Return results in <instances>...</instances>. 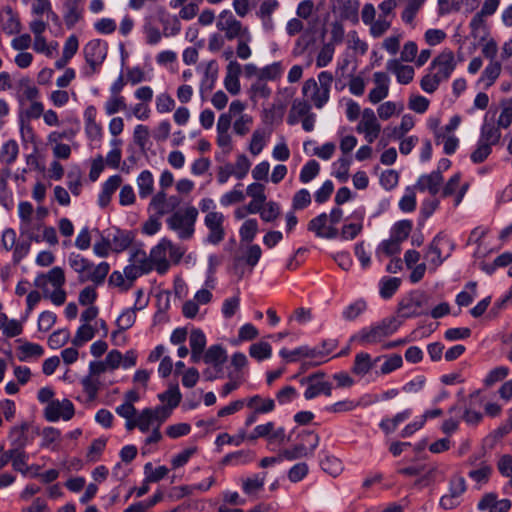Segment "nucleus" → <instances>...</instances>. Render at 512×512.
Returning a JSON list of instances; mask_svg holds the SVG:
<instances>
[{
    "label": "nucleus",
    "mask_w": 512,
    "mask_h": 512,
    "mask_svg": "<svg viewBox=\"0 0 512 512\" xmlns=\"http://www.w3.org/2000/svg\"><path fill=\"white\" fill-rule=\"evenodd\" d=\"M253 123L252 116L242 114L233 124L234 132L239 136L246 135L250 130V125Z\"/></svg>",
    "instance_id": "obj_58"
},
{
    "label": "nucleus",
    "mask_w": 512,
    "mask_h": 512,
    "mask_svg": "<svg viewBox=\"0 0 512 512\" xmlns=\"http://www.w3.org/2000/svg\"><path fill=\"white\" fill-rule=\"evenodd\" d=\"M203 360L206 364H212L213 366L225 363L227 360L226 350L221 345H212L203 355Z\"/></svg>",
    "instance_id": "obj_21"
},
{
    "label": "nucleus",
    "mask_w": 512,
    "mask_h": 512,
    "mask_svg": "<svg viewBox=\"0 0 512 512\" xmlns=\"http://www.w3.org/2000/svg\"><path fill=\"white\" fill-rule=\"evenodd\" d=\"M20 355L19 360L25 361L31 357H41L44 354V349L41 345L31 342H26L19 347Z\"/></svg>",
    "instance_id": "obj_39"
},
{
    "label": "nucleus",
    "mask_w": 512,
    "mask_h": 512,
    "mask_svg": "<svg viewBox=\"0 0 512 512\" xmlns=\"http://www.w3.org/2000/svg\"><path fill=\"white\" fill-rule=\"evenodd\" d=\"M171 246V241L167 238H163L155 247L151 249L150 258L152 264L155 265V269L159 274H165L170 263L166 258L167 247Z\"/></svg>",
    "instance_id": "obj_9"
},
{
    "label": "nucleus",
    "mask_w": 512,
    "mask_h": 512,
    "mask_svg": "<svg viewBox=\"0 0 512 512\" xmlns=\"http://www.w3.org/2000/svg\"><path fill=\"white\" fill-rule=\"evenodd\" d=\"M254 459V453L250 450H239L227 454L221 460V465H240L251 462Z\"/></svg>",
    "instance_id": "obj_22"
},
{
    "label": "nucleus",
    "mask_w": 512,
    "mask_h": 512,
    "mask_svg": "<svg viewBox=\"0 0 512 512\" xmlns=\"http://www.w3.org/2000/svg\"><path fill=\"white\" fill-rule=\"evenodd\" d=\"M412 227L413 223L410 220L398 221L391 229V237L399 242H403L408 238Z\"/></svg>",
    "instance_id": "obj_32"
},
{
    "label": "nucleus",
    "mask_w": 512,
    "mask_h": 512,
    "mask_svg": "<svg viewBox=\"0 0 512 512\" xmlns=\"http://www.w3.org/2000/svg\"><path fill=\"white\" fill-rule=\"evenodd\" d=\"M492 149L489 143L479 141L477 148L471 153V161L475 164L484 162L491 154Z\"/></svg>",
    "instance_id": "obj_51"
},
{
    "label": "nucleus",
    "mask_w": 512,
    "mask_h": 512,
    "mask_svg": "<svg viewBox=\"0 0 512 512\" xmlns=\"http://www.w3.org/2000/svg\"><path fill=\"white\" fill-rule=\"evenodd\" d=\"M107 443L106 438L94 439L88 449L87 459L90 462H96L100 459L102 452L105 449Z\"/></svg>",
    "instance_id": "obj_47"
},
{
    "label": "nucleus",
    "mask_w": 512,
    "mask_h": 512,
    "mask_svg": "<svg viewBox=\"0 0 512 512\" xmlns=\"http://www.w3.org/2000/svg\"><path fill=\"white\" fill-rule=\"evenodd\" d=\"M224 215L220 212H209L204 219L205 226L208 228L209 233L206 241L210 244L217 245L225 237V230L223 227Z\"/></svg>",
    "instance_id": "obj_7"
},
{
    "label": "nucleus",
    "mask_w": 512,
    "mask_h": 512,
    "mask_svg": "<svg viewBox=\"0 0 512 512\" xmlns=\"http://www.w3.org/2000/svg\"><path fill=\"white\" fill-rule=\"evenodd\" d=\"M443 182V176L440 171H433L430 174L421 175L415 185V188L421 192L428 191L435 196L440 191Z\"/></svg>",
    "instance_id": "obj_13"
},
{
    "label": "nucleus",
    "mask_w": 512,
    "mask_h": 512,
    "mask_svg": "<svg viewBox=\"0 0 512 512\" xmlns=\"http://www.w3.org/2000/svg\"><path fill=\"white\" fill-rule=\"evenodd\" d=\"M491 473L492 467L483 463L479 469L471 470L468 476L477 483H487Z\"/></svg>",
    "instance_id": "obj_57"
},
{
    "label": "nucleus",
    "mask_w": 512,
    "mask_h": 512,
    "mask_svg": "<svg viewBox=\"0 0 512 512\" xmlns=\"http://www.w3.org/2000/svg\"><path fill=\"white\" fill-rule=\"evenodd\" d=\"M500 137L501 133L499 127H496L493 123L487 122L485 119L481 127V135L479 141L489 143V145L492 146L498 143Z\"/></svg>",
    "instance_id": "obj_23"
},
{
    "label": "nucleus",
    "mask_w": 512,
    "mask_h": 512,
    "mask_svg": "<svg viewBox=\"0 0 512 512\" xmlns=\"http://www.w3.org/2000/svg\"><path fill=\"white\" fill-rule=\"evenodd\" d=\"M327 221L328 215L326 213H321L309 221L308 230L314 232L317 237H320L326 228Z\"/></svg>",
    "instance_id": "obj_59"
},
{
    "label": "nucleus",
    "mask_w": 512,
    "mask_h": 512,
    "mask_svg": "<svg viewBox=\"0 0 512 512\" xmlns=\"http://www.w3.org/2000/svg\"><path fill=\"white\" fill-rule=\"evenodd\" d=\"M19 153V147L15 140H8L2 145L0 151V161L8 165L15 162Z\"/></svg>",
    "instance_id": "obj_29"
},
{
    "label": "nucleus",
    "mask_w": 512,
    "mask_h": 512,
    "mask_svg": "<svg viewBox=\"0 0 512 512\" xmlns=\"http://www.w3.org/2000/svg\"><path fill=\"white\" fill-rule=\"evenodd\" d=\"M401 325L402 321L396 316L386 317L369 327L362 328L351 337V341H357L361 345L377 344L384 338L394 334Z\"/></svg>",
    "instance_id": "obj_1"
},
{
    "label": "nucleus",
    "mask_w": 512,
    "mask_h": 512,
    "mask_svg": "<svg viewBox=\"0 0 512 512\" xmlns=\"http://www.w3.org/2000/svg\"><path fill=\"white\" fill-rule=\"evenodd\" d=\"M137 185L139 189V196L147 198L153 192L154 180L152 173L149 170H144L137 178Z\"/></svg>",
    "instance_id": "obj_25"
},
{
    "label": "nucleus",
    "mask_w": 512,
    "mask_h": 512,
    "mask_svg": "<svg viewBox=\"0 0 512 512\" xmlns=\"http://www.w3.org/2000/svg\"><path fill=\"white\" fill-rule=\"evenodd\" d=\"M65 7L67 9L64 14L65 24L67 28L71 29L81 18V13L78 10V2L77 0H67Z\"/></svg>",
    "instance_id": "obj_31"
},
{
    "label": "nucleus",
    "mask_w": 512,
    "mask_h": 512,
    "mask_svg": "<svg viewBox=\"0 0 512 512\" xmlns=\"http://www.w3.org/2000/svg\"><path fill=\"white\" fill-rule=\"evenodd\" d=\"M443 239L444 238L441 236V234L436 235L431 244L429 245V249L426 254V258L434 266V269L439 267L444 261V259L441 256V249L438 246L439 242Z\"/></svg>",
    "instance_id": "obj_30"
},
{
    "label": "nucleus",
    "mask_w": 512,
    "mask_h": 512,
    "mask_svg": "<svg viewBox=\"0 0 512 512\" xmlns=\"http://www.w3.org/2000/svg\"><path fill=\"white\" fill-rule=\"evenodd\" d=\"M386 68L396 75L400 84L407 85L413 80L414 68L409 65H402L397 59L389 60Z\"/></svg>",
    "instance_id": "obj_15"
},
{
    "label": "nucleus",
    "mask_w": 512,
    "mask_h": 512,
    "mask_svg": "<svg viewBox=\"0 0 512 512\" xmlns=\"http://www.w3.org/2000/svg\"><path fill=\"white\" fill-rule=\"evenodd\" d=\"M438 69L435 73L442 81L450 78L451 74L456 68L454 53L450 49L443 50L437 57H435L431 64L430 70Z\"/></svg>",
    "instance_id": "obj_6"
},
{
    "label": "nucleus",
    "mask_w": 512,
    "mask_h": 512,
    "mask_svg": "<svg viewBox=\"0 0 512 512\" xmlns=\"http://www.w3.org/2000/svg\"><path fill=\"white\" fill-rule=\"evenodd\" d=\"M428 296L420 290H413L404 296L397 306V318L405 319L415 318L428 314Z\"/></svg>",
    "instance_id": "obj_2"
},
{
    "label": "nucleus",
    "mask_w": 512,
    "mask_h": 512,
    "mask_svg": "<svg viewBox=\"0 0 512 512\" xmlns=\"http://www.w3.org/2000/svg\"><path fill=\"white\" fill-rule=\"evenodd\" d=\"M258 232V222L256 219H248L246 220L240 230V238L241 242H252Z\"/></svg>",
    "instance_id": "obj_37"
},
{
    "label": "nucleus",
    "mask_w": 512,
    "mask_h": 512,
    "mask_svg": "<svg viewBox=\"0 0 512 512\" xmlns=\"http://www.w3.org/2000/svg\"><path fill=\"white\" fill-rule=\"evenodd\" d=\"M106 237L111 242V250L120 253L129 248L134 240L135 234L133 231L113 228L108 232Z\"/></svg>",
    "instance_id": "obj_12"
},
{
    "label": "nucleus",
    "mask_w": 512,
    "mask_h": 512,
    "mask_svg": "<svg viewBox=\"0 0 512 512\" xmlns=\"http://www.w3.org/2000/svg\"><path fill=\"white\" fill-rule=\"evenodd\" d=\"M247 406L254 408V411L247 417L246 426H250L256 422L258 414L269 413L274 410L275 403L273 399H262L261 396L255 395L248 399Z\"/></svg>",
    "instance_id": "obj_10"
},
{
    "label": "nucleus",
    "mask_w": 512,
    "mask_h": 512,
    "mask_svg": "<svg viewBox=\"0 0 512 512\" xmlns=\"http://www.w3.org/2000/svg\"><path fill=\"white\" fill-rule=\"evenodd\" d=\"M170 392L172 397L167 405H159L155 409H152L153 421H158L159 426L170 417L172 410L179 405L182 398L178 385H174L169 393Z\"/></svg>",
    "instance_id": "obj_11"
},
{
    "label": "nucleus",
    "mask_w": 512,
    "mask_h": 512,
    "mask_svg": "<svg viewBox=\"0 0 512 512\" xmlns=\"http://www.w3.org/2000/svg\"><path fill=\"white\" fill-rule=\"evenodd\" d=\"M13 454L11 462L15 471L20 472L23 476H28L32 468H35V473H33L31 477H38L41 467L36 464L31 466L27 464L29 456L25 450L13 449Z\"/></svg>",
    "instance_id": "obj_14"
},
{
    "label": "nucleus",
    "mask_w": 512,
    "mask_h": 512,
    "mask_svg": "<svg viewBox=\"0 0 512 512\" xmlns=\"http://www.w3.org/2000/svg\"><path fill=\"white\" fill-rule=\"evenodd\" d=\"M512 503L509 499H498V495L494 492L485 493L477 504L479 511L488 512H508Z\"/></svg>",
    "instance_id": "obj_8"
},
{
    "label": "nucleus",
    "mask_w": 512,
    "mask_h": 512,
    "mask_svg": "<svg viewBox=\"0 0 512 512\" xmlns=\"http://www.w3.org/2000/svg\"><path fill=\"white\" fill-rule=\"evenodd\" d=\"M126 109V103L123 96L111 95L105 103V111L107 115H113L120 110Z\"/></svg>",
    "instance_id": "obj_53"
},
{
    "label": "nucleus",
    "mask_w": 512,
    "mask_h": 512,
    "mask_svg": "<svg viewBox=\"0 0 512 512\" xmlns=\"http://www.w3.org/2000/svg\"><path fill=\"white\" fill-rule=\"evenodd\" d=\"M401 285L397 277H384L380 281V295L383 299H390Z\"/></svg>",
    "instance_id": "obj_28"
},
{
    "label": "nucleus",
    "mask_w": 512,
    "mask_h": 512,
    "mask_svg": "<svg viewBox=\"0 0 512 512\" xmlns=\"http://www.w3.org/2000/svg\"><path fill=\"white\" fill-rule=\"evenodd\" d=\"M131 260L136 264L141 273H148L153 269L151 258H147L143 250H137L132 254Z\"/></svg>",
    "instance_id": "obj_45"
},
{
    "label": "nucleus",
    "mask_w": 512,
    "mask_h": 512,
    "mask_svg": "<svg viewBox=\"0 0 512 512\" xmlns=\"http://www.w3.org/2000/svg\"><path fill=\"white\" fill-rule=\"evenodd\" d=\"M92 268H93V271L87 273L86 275L78 276V281L80 283H85L86 281H92L96 286L103 284L109 271H110L109 263L101 262Z\"/></svg>",
    "instance_id": "obj_18"
},
{
    "label": "nucleus",
    "mask_w": 512,
    "mask_h": 512,
    "mask_svg": "<svg viewBox=\"0 0 512 512\" xmlns=\"http://www.w3.org/2000/svg\"><path fill=\"white\" fill-rule=\"evenodd\" d=\"M167 206L168 203L166 199V193L164 191H160L154 195L150 202V207L156 211L158 217H161L168 212L166 209Z\"/></svg>",
    "instance_id": "obj_55"
},
{
    "label": "nucleus",
    "mask_w": 512,
    "mask_h": 512,
    "mask_svg": "<svg viewBox=\"0 0 512 512\" xmlns=\"http://www.w3.org/2000/svg\"><path fill=\"white\" fill-rule=\"evenodd\" d=\"M29 429V424L24 422L20 426H14L10 433H9V439L11 441V445L13 446L12 449H22L24 450L27 443H28V437H27V431Z\"/></svg>",
    "instance_id": "obj_19"
},
{
    "label": "nucleus",
    "mask_w": 512,
    "mask_h": 512,
    "mask_svg": "<svg viewBox=\"0 0 512 512\" xmlns=\"http://www.w3.org/2000/svg\"><path fill=\"white\" fill-rule=\"evenodd\" d=\"M198 217V210L190 206L185 212H174L168 219L169 229L177 231L180 239H190L194 234V224Z\"/></svg>",
    "instance_id": "obj_3"
},
{
    "label": "nucleus",
    "mask_w": 512,
    "mask_h": 512,
    "mask_svg": "<svg viewBox=\"0 0 512 512\" xmlns=\"http://www.w3.org/2000/svg\"><path fill=\"white\" fill-rule=\"evenodd\" d=\"M94 336H95V329L89 324H83L78 328L74 338L72 339V344L75 347H81L86 342L93 339Z\"/></svg>",
    "instance_id": "obj_34"
},
{
    "label": "nucleus",
    "mask_w": 512,
    "mask_h": 512,
    "mask_svg": "<svg viewBox=\"0 0 512 512\" xmlns=\"http://www.w3.org/2000/svg\"><path fill=\"white\" fill-rule=\"evenodd\" d=\"M83 53L87 64L91 67L89 75H92L107 56V44L99 39L92 40L84 46Z\"/></svg>",
    "instance_id": "obj_5"
},
{
    "label": "nucleus",
    "mask_w": 512,
    "mask_h": 512,
    "mask_svg": "<svg viewBox=\"0 0 512 512\" xmlns=\"http://www.w3.org/2000/svg\"><path fill=\"white\" fill-rule=\"evenodd\" d=\"M43 227L42 222L33 223H20V236L25 237L27 241L30 243L32 241L34 242H41V236L37 233L41 228Z\"/></svg>",
    "instance_id": "obj_26"
},
{
    "label": "nucleus",
    "mask_w": 512,
    "mask_h": 512,
    "mask_svg": "<svg viewBox=\"0 0 512 512\" xmlns=\"http://www.w3.org/2000/svg\"><path fill=\"white\" fill-rule=\"evenodd\" d=\"M122 183V178L119 175H113L109 177L102 186V191L98 197V204L100 207H106L110 201L112 195L119 188Z\"/></svg>",
    "instance_id": "obj_17"
},
{
    "label": "nucleus",
    "mask_w": 512,
    "mask_h": 512,
    "mask_svg": "<svg viewBox=\"0 0 512 512\" xmlns=\"http://www.w3.org/2000/svg\"><path fill=\"white\" fill-rule=\"evenodd\" d=\"M320 171V165L316 160H309L301 169L300 181L308 183L313 180Z\"/></svg>",
    "instance_id": "obj_43"
},
{
    "label": "nucleus",
    "mask_w": 512,
    "mask_h": 512,
    "mask_svg": "<svg viewBox=\"0 0 512 512\" xmlns=\"http://www.w3.org/2000/svg\"><path fill=\"white\" fill-rule=\"evenodd\" d=\"M262 255V250L258 244L250 245L247 248L245 256V264L248 265L251 269L257 265Z\"/></svg>",
    "instance_id": "obj_64"
},
{
    "label": "nucleus",
    "mask_w": 512,
    "mask_h": 512,
    "mask_svg": "<svg viewBox=\"0 0 512 512\" xmlns=\"http://www.w3.org/2000/svg\"><path fill=\"white\" fill-rule=\"evenodd\" d=\"M403 365V359L399 354H392L389 356L380 368V373L383 375L389 374Z\"/></svg>",
    "instance_id": "obj_61"
},
{
    "label": "nucleus",
    "mask_w": 512,
    "mask_h": 512,
    "mask_svg": "<svg viewBox=\"0 0 512 512\" xmlns=\"http://www.w3.org/2000/svg\"><path fill=\"white\" fill-rule=\"evenodd\" d=\"M509 373V369L505 366H499L492 369L486 378L484 379V384L487 387L494 385L495 383L503 380Z\"/></svg>",
    "instance_id": "obj_56"
},
{
    "label": "nucleus",
    "mask_w": 512,
    "mask_h": 512,
    "mask_svg": "<svg viewBox=\"0 0 512 512\" xmlns=\"http://www.w3.org/2000/svg\"><path fill=\"white\" fill-rule=\"evenodd\" d=\"M282 73V67L280 62H274L271 65H267L262 68L259 72V80H275L280 77Z\"/></svg>",
    "instance_id": "obj_49"
},
{
    "label": "nucleus",
    "mask_w": 512,
    "mask_h": 512,
    "mask_svg": "<svg viewBox=\"0 0 512 512\" xmlns=\"http://www.w3.org/2000/svg\"><path fill=\"white\" fill-rule=\"evenodd\" d=\"M362 116L363 131L372 130L373 132H380L381 126L377 122L375 113L372 109H364Z\"/></svg>",
    "instance_id": "obj_48"
},
{
    "label": "nucleus",
    "mask_w": 512,
    "mask_h": 512,
    "mask_svg": "<svg viewBox=\"0 0 512 512\" xmlns=\"http://www.w3.org/2000/svg\"><path fill=\"white\" fill-rule=\"evenodd\" d=\"M414 126L413 116L410 114H405L399 126L394 127L391 133L388 134V137L394 139H401L408 131H410Z\"/></svg>",
    "instance_id": "obj_38"
},
{
    "label": "nucleus",
    "mask_w": 512,
    "mask_h": 512,
    "mask_svg": "<svg viewBox=\"0 0 512 512\" xmlns=\"http://www.w3.org/2000/svg\"><path fill=\"white\" fill-rule=\"evenodd\" d=\"M334 51H335V48L333 46V43L324 44L317 56L316 66L317 67L327 66L333 59Z\"/></svg>",
    "instance_id": "obj_52"
},
{
    "label": "nucleus",
    "mask_w": 512,
    "mask_h": 512,
    "mask_svg": "<svg viewBox=\"0 0 512 512\" xmlns=\"http://www.w3.org/2000/svg\"><path fill=\"white\" fill-rule=\"evenodd\" d=\"M381 358L382 357L379 356L372 362L371 356L368 353H358L355 356L352 372L356 375H365L372 369L373 364L378 362Z\"/></svg>",
    "instance_id": "obj_20"
},
{
    "label": "nucleus",
    "mask_w": 512,
    "mask_h": 512,
    "mask_svg": "<svg viewBox=\"0 0 512 512\" xmlns=\"http://www.w3.org/2000/svg\"><path fill=\"white\" fill-rule=\"evenodd\" d=\"M315 355H316L315 350L311 349L308 346H301L292 351H289V350L283 348L280 351V356L284 359L291 361V362L296 361L297 357L315 358Z\"/></svg>",
    "instance_id": "obj_33"
},
{
    "label": "nucleus",
    "mask_w": 512,
    "mask_h": 512,
    "mask_svg": "<svg viewBox=\"0 0 512 512\" xmlns=\"http://www.w3.org/2000/svg\"><path fill=\"white\" fill-rule=\"evenodd\" d=\"M366 308L367 304L364 300H357L343 310V318L348 321L355 320L359 315H361L366 310Z\"/></svg>",
    "instance_id": "obj_44"
},
{
    "label": "nucleus",
    "mask_w": 512,
    "mask_h": 512,
    "mask_svg": "<svg viewBox=\"0 0 512 512\" xmlns=\"http://www.w3.org/2000/svg\"><path fill=\"white\" fill-rule=\"evenodd\" d=\"M502 112L498 119V127L508 128L512 123V99L501 102Z\"/></svg>",
    "instance_id": "obj_50"
},
{
    "label": "nucleus",
    "mask_w": 512,
    "mask_h": 512,
    "mask_svg": "<svg viewBox=\"0 0 512 512\" xmlns=\"http://www.w3.org/2000/svg\"><path fill=\"white\" fill-rule=\"evenodd\" d=\"M70 339L68 329H59L54 331L48 338V345L51 349H59L64 346Z\"/></svg>",
    "instance_id": "obj_42"
},
{
    "label": "nucleus",
    "mask_w": 512,
    "mask_h": 512,
    "mask_svg": "<svg viewBox=\"0 0 512 512\" xmlns=\"http://www.w3.org/2000/svg\"><path fill=\"white\" fill-rule=\"evenodd\" d=\"M157 17L159 22L163 25V35L165 37L175 36L181 30V23L177 17H170L165 8L160 7L157 10Z\"/></svg>",
    "instance_id": "obj_16"
},
{
    "label": "nucleus",
    "mask_w": 512,
    "mask_h": 512,
    "mask_svg": "<svg viewBox=\"0 0 512 512\" xmlns=\"http://www.w3.org/2000/svg\"><path fill=\"white\" fill-rule=\"evenodd\" d=\"M280 453L282 459H287L290 461L306 457L308 454H310L308 447L304 443H298L292 449H284Z\"/></svg>",
    "instance_id": "obj_46"
},
{
    "label": "nucleus",
    "mask_w": 512,
    "mask_h": 512,
    "mask_svg": "<svg viewBox=\"0 0 512 512\" xmlns=\"http://www.w3.org/2000/svg\"><path fill=\"white\" fill-rule=\"evenodd\" d=\"M217 28L225 32L227 40H233L235 38H244L246 41L251 40L248 28L243 27L242 23L237 20L229 10H224L220 13Z\"/></svg>",
    "instance_id": "obj_4"
},
{
    "label": "nucleus",
    "mask_w": 512,
    "mask_h": 512,
    "mask_svg": "<svg viewBox=\"0 0 512 512\" xmlns=\"http://www.w3.org/2000/svg\"><path fill=\"white\" fill-rule=\"evenodd\" d=\"M359 2L356 0H346L340 7V16L343 20L351 21L356 24L358 18Z\"/></svg>",
    "instance_id": "obj_27"
},
{
    "label": "nucleus",
    "mask_w": 512,
    "mask_h": 512,
    "mask_svg": "<svg viewBox=\"0 0 512 512\" xmlns=\"http://www.w3.org/2000/svg\"><path fill=\"white\" fill-rule=\"evenodd\" d=\"M140 309H142V306L129 308L122 312V314L116 320V325L119 328V331H125L134 325L136 321L135 311Z\"/></svg>",
    "instance_id": "obj_35"
},
{
    "label": "nucleus",
    "mask_w": 512,
    "mask_h": 512,
    "mask_svg": "<svg viewBox=\"0 0 512 512\" xmlns=\"http://www.w3.org/2000/svg\"><path fill=\"white\" fill-rule=\"evenodd\" d=\"M218 76V63L216 60H211L207 63L205 69V79L202 81L201 88L205 87L207 90H212Z\"/></svg>",
    "instance_id": "obj_41"
},
{
    "label": "nucleus",
    "mask_w": 512,
    "mask_h": 512,
    "mask_svg": "<svg viewBox=\"0 0 512 512\" xmlns=\"http://www.w3.org/2000/svg\"><path fill=\"white\" fill-rule=\"evenodd\" d=\"M233 166H234V176L237 179L241 180L247 175V173L250 169L251 163L246 155L241 154L237 157L236 163Z\"/></svg>",
    "instance_id": "obj_60"
},
{
    "label": "nucleus",
    "mask_w": 512,
    "mask_h": 512,
    "mask_svg": "<svg viewBox=\"0 0 512 512\" xmlns=\"http://www.w3.org/2000/svg\"><path fill=\"white\" fill-rule=\"evenodd\" d=\"M311 203V195L307 189H300L297 191L292 200V207L294 210H302L308 207Z\"/></svg>",
    "instance_id": "obj_54"
},
{
    "label": "nucleus",
    "mask_w": 512,
    "mask_h": 512,
    "mask_svg": "<svg viewBox=\"0 0 512 512\" xmlns=\"http://www.w3.org/2000/svg\"><path fill=\"white\" fill-rule=\"evenodd\" d=\"M134 142L140 147V149L145 152L146 144L149 139V129L145 125H137L134 129L133 134Z\"/></svg>",
    "instance_id": "obj_62"
},
{
    "label": "nucleus",
    "mask_w": 512,
    "mask_h": 512,
    "mask_svg": "<svg viewBox=\"0 0 512 512\" xmlns=\"http://www.w3.org/2000/svg\"><path fill=\"white\" fill-rule=\"evenodd\" d=\"M399 181V174L393 169L384 171L380 176V184L386 190H391L397 186Z\"/></svg>",
    "instance_id": "obj_63"
},
{
    "label": "nucleus",
    "mask_w": 512,
    "mask_h": 512,
    "mask_svg": "<svg viewBox=\"0 0 512 512\" xmlns=\"http://www.w3.org/2000/svg\"><path fill=\"white\" fill-rule=\"evenodd\" d=\"M501 73V64L499 62H491L482 72V75L479 81L487 80L485 84V88H489L494 84L496 79L499 77Z\"/></svg>",
    "instance_id": "obj_40"
},
{
    "label": "nucleus",
    "mask_w": 512,
    "mask_h": 512,
    "mask_svg": "<svg viewBox=\"0 0 512 512\" xmlns=\"http://www.w3.org/2000/svg\"><path fill=\"white\" fill-rule=\"evenodd\" d=\"M68 262L70 267L78 273L79 276L86 275L87 273L85 272L94 267V264L90 260L76 253H71L69 255Z\"/></svg>",
    "instance_id": "obj_24"
},
{
    "label": "nucleus",
    "mask_w": 512,
    "mask_h": 512,
    "mask_svg": "<svg viewBox=\"0 0 512 512\" xmlns=\"http://www.w3.org/2000/svg\"><path fill=\"white\" fill-rule=\"evenodd\" d=\"M249 354L252 358L261 361L271 357L272 348L269 343L261 341L250 346Z\"/></svg>",
    "instance_id": "obj_36"
}]
</instances>
